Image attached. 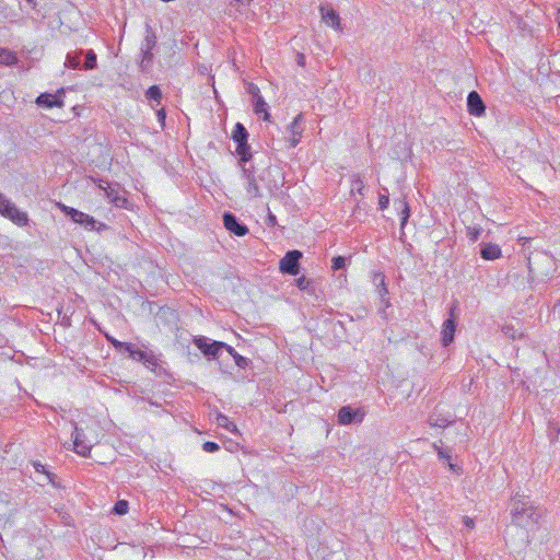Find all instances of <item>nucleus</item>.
<instances>
[{
	"instance_id": "obj_1",
	"label": "nucleus",
	"mask_w": 560,
	"mask_h": 560,
	"mask_svg": "<svg viewBox=\"0 0 560 560\" xmlns=\"http://www.w3.org/2000/svg\"><path fill=\"white\" fill-rule=\"evenodd\" d=\"M512 522L521 527L537 524L540 513L533 502L525 495L516 493L512 498Z\"/></svg>"
},
{
	"instance_id": "obj_2",
	"label": "nucleus",
	"mask_w": 560,
	"mask_h": 560,
	"mask_svg": "<svg viewBox=\"0 0 560 560\" xmlns=\"http://www.w3.org/2000/svg\"><path fill=\"white\" fill-rule=\"evenodd\" d=\"M0 214L12 221L18 226H26L28 224V214L21 211L10 199L0 192Z\"/></svg>"
},
{
	"instance_id": "obj_3",
	"label": "nucleus",
	"mask_w": 560,
	"mask_h": 560,
	"mask_svg": "<svg viewBox=\"0 0 560 560\" xmlns=\"http://www.w3.org/2000/svg\"><path fill=\"white\" fill-rule=\"evenodd\" d=\"M259 180L270 194H275L284 185V175L277 165H269L258 175Z\"/></svg>"
},
{
	"instance_id": "obj_4",
	"label": "nucleus",
	"mask_w": 560,
	"mask_h": 560,
	"mask_svg": "<svg viewBox=\"0 0 560 560\" xmlns=\"http://www.w3.org/2000/svg\"><path fill=\"white\" fill-rule=\"evenodd\" d=\"M58 207L62 211V213L69 217L74 223L82 225L84 229L89 231L101 230L106 228V225L101 222L98 223V226H96L97 222L93 217L82 211H79L78 209L66 206L63 203H58Z\"/></svg>"
},
{
	"instance_id": "obj_5",
	"label": "nucleus",
	"mask_w": 560,
	"mask_h": 560,
	"mask_svg": "<svg viewBox=\"0 0 560 560\" xmlns=\"http://www.w3.org/2000/svg\"><path fill=\"white\" fill-rule=\"evenodd\" d=\"M232 139L237 144L236 153L240 156V163H247L252 159V150L247 143L248 132L243 124L237 122L232 132Z\"/></svg>"
},
{
	"instance_id": "obj_6",
	"label": "nucleus",
	"mask_w": 560,
	"mask_h": 560,
	"mask_svg": "<svg viewBox=\"0 0 560 560\" xmlns=\"http://www.w3.org/2000/svg\"><path fill=\"white\" fill-rule=\"evenodd\" d=\"M245 164L246 163H241V168L243 178L246 180V194L249 196V198H261L262 194L258 184L260 182L258 175H256L254 166L247 167Z\"/></svg>"
},
{
	"instance_id": "obj_7",
	"label": "nucleus",
	"mask_w": 560,
	"mask_h": 560,
	"mask_svg": "<svg viewBox=\"0 0 560 560\" xmlns=\"http://www.w3.org/2000/svg\"><path fill=\"white\" fill-rule=\"evenodd\" d=\"M192 341L208 360L218 359L220 351L224 347L223 341H210L203 336H196Z\"/></svg>"
},
{
	"instance_id": "obj_8",
	"label": "nucleus",
	"mask_w": 560,
	"mask_h": 560,
	"mask_svg": "<svg viewBox=\"0 0 560 560\" xmlns=\"http://www.w3.org/2000/svg\"><path fill=\"white\" fill-rule=\"evenodd\" d=\"M302 253L298 249L289 250L279 261V270L283 275L296 276L300 272Z\"/></svg>"
},
{
	"instance_id": "obj_9",
	"label": "nucleus",
	"mask_w": 560,
	"mask_h": 560,
	"mask_svg": "<svg viewBox=\"0 0 560 560\" xmlns=\"http://www.w3.org/2000/svg\"><path fill=\"white\" fill-rule=\"evenodd\" d=\"M365 411L363 408H352L342 406L337 415L338 423L341 425L359 424L364 420Z\"/></svg>"
},
{
	"instance_id": "obj_10",
	"label": "nucleus",
	"mask_w": 560,
	"mask_h": 560,
	"mask_svg": "<svg viewBox=\"0 0 560 560\" xmlns=\"http://www.w3.org/2000/svg\"><path fill=\"white\" fill-rule=\"evenodd\" d=\"M455 310L456 305L454 304L450 308V317L444 320L441 331V342L444 347L451 345L454 340L455 331L457 324L455 322Z\"/></svg>"
},
{
	"instance_id": "obj_11",
	"label": "nucleus",
	"mask_w": 560,
	"mask_h": 560,
	"mask_svg": "<svg viewBox=\"0 0 560 560\" xmlns=\"http://www.w3.org/2000/svg\"><path fill=\"white\" fill-rule=\"evenodd\" d=\"M126 352H128L130 359L143 363L151 370H154L158 365L156 358L152 351L136 349L135 346L130 343V349L126 350Z\"/></svg>"
},
{
	"instance_id": "obj_12",
	"label": "nucleus",
	"mask_w": 560,
	"mask_h": 560,
	"mask_svg": "<svg viewBox=\"0 0 560 560\" xmlns=\"http://www.w3.org/2000/svg\"><path fill=\"white\" fill-rule=\"evenodd\" d=\"M65 94V90L60 89L56 94L51 93H42L37 96L35 103L39 107L52 108V107H62L63 100L61 96Z\"/></svg>"
},
{
	"instance_id": "obj_13",
	"label": "nucleus",
	"mask_w": 560,
	"mask_h": 560,
	"mask_svg": "<svg viewBox=\"0 0 560 560\" xmlns=\"http://www.w3.org/2000/svg\"><path fill=\"white\" fill-rule=\"evenodd\" d=\"M73 436V450L77 454L86 457L91 452V444L88 443L83 429L74 425Z\"/></svg>"
},
{
	"instance_id": "obj_14",
	"label": "nucleus",
	"mask_w": 560,
	"mask_h": 560,
	"mask_svg": "<svg viewBox=\"0 0 560 560\" xmlns=\"http://www.w3.org/2000/svg\"><path fill=\"white\" fill-rule=\"evenodd\" d=\"M223 224L228 231L237 236H244L248 233V228L231 212H225L223 214Z\"/></svg>"
},
{
	"instance_id": "obj_15",
	"label": "nucleus",
	"mask_w": 560,
	"mask_h": 560,
	"mask_svg": "<svg viewBox=\"0 0 560 560\" xmlns=\"http://www.w3.org/2000/svg\"><path fill=\"white\" fill-rule=\"evenodd\" d=\"M454 422L453 416L450 412H443L436 406L428 418V423L432 428H446Z\"/></svg>"
},
{
	"instance_id": "obj_16",
	"label": "nucleus",
	"mask_w": 560,
	"mask_h": 560,
	"mask_svg": "<svg viewBox=\"0 0 560 560\" xmlns=\"http://www.w3.org/2000/svg\"><path fill=\"white\" fill-rule=\"evenodd\" d=\"M303 122V114H299L292 122L288 126V130L291 133V137L288 139L289 148H295L301 140L304 128L302 126Z\"/></svg>"
},
{
	"instance_id": "obj_17",
	"label": "nucleus",
	"mask_w": 560,
	"mask_h": 560,
	"mask_svg": "<svg viewBox=\"0 0 560 560\" xmlns=\"http://www.w3.org/2000/svg\"><path fill=\"white\" fill-rule=\"evenodd\" d=\"M320 15L323 22L337 31H341V23L339 14L329 5V4H322L319 7Z\"/></svg>"
},
{
	"instance_id": "obj_18",
	"label": "nucleus",
	"mask_w": 560,
	"mask_h": 560,
	"mask_svg": "<svg viewBox=\"0 0 560 560\" xmlns=\"http://www.w3.org/2000/svg\"><path fill=\"white\" fill-rule=\"evenodd\" d=\"M467 108L468 113L476 117H480L485 114L486 105L481 96L476 91L469 92L467 96Z\"/></svg>"
},
{
	"instance_id": "obj_19",
	"label": "nucleus",
	"mask_w": 560,
	"mask_h": 560,
	"mask_svg": "<svg viewBox=\"0 0 560 560\" xmlns=\"http://www.w3.org/2000/svg\"><path fill=\"white\" fill-rule=\"evenodd\" d=\"M105 196L109 199V201L119 208H126L128 203V199L120 194V187L118 184L114 186L107 184V188H104Z\"/></svg>"
},
{
	"instance_id": "obj_20",
	"label": "nucleus",
	"mask_w": 560,
	"mask_h": 560,
	"mask_svg": "<svg viewBox=\"0 0 560 560\" xmlns=\"http://www.w3.org/2000/svg\"><path fill=\"white\" fill-rule=\"evenodd\" d=\"M480 256L485 260H494L501 257V248L497 244L481 243Z\"/></svg>"
},
{
	"instance_id": "obj_21",
	"label": "nucleus",
	"mask_w": 560,
	"mask_h": 560,
	"mask_svg": "<svg viewBox=\"0 0 560 560\" xmlns=\"http://www.w3.org/2000/svg\"><path fill=\"white\" fill-rule=\"evenodd\" d=\"M373 283L376 287V291H377L378 295L381 296V299L383 301H385L386 306H388L389 305V301H388V299H386V296L388 295V289H387L386 283H385V276H384V273L383 272H375L373 275Z\"/></svg>"
},
{
	"instance_id": "obj_22",
	"label": "nucleus",
	"mask_w": 560,
	"mask_h": 560,
	"mask_svg": "<svg viewBox=\"0 0 560 560\" xmlns=\"http://www.w3.org/2000/svg\"><path fill=\"white\" fill-rule=\"evenodd\" d=\"M254 102V112L255 114L257 115H260L262 114V119L265 121H270V114L268 112V104L265 102L264 97H257L255 100H253Z\"/></svg>"
},
{
	"instance_id": "obj_23",
	"label": "nucleus",
	"mask_w": 560,
	"mask_h": 560,
	"mask_svg": "<svg viewBox=\"0 0 560 560\" xmlns=\"http://www.w3.org/2000/svg\"><path fill=\"white\" fill-rule=\"evenodd\" d=\"M19 61L15 52L8 48L0 47V63L5 66H14Z\"/></svg>"
},
{
	"instance_id": "obj_24",
	"label": "nucleus",
	"mask_w": 560,
	"mask_h": 560,
	"mask_svg": "<svg viewBox=\"0 0 560 560\" xmlns=\"http://www.w3.org/2000/svg\"><path fill=\"white\" fill-rule=\"evenodd\" d=\"M156 42H158V38H156L155 33L153 32L152 27L147 24L145 36L142 42L141 48H148V49L153 50V48L156 46Z\"/></svg>"
},
{
	"instance_id": "obj_25",
	"label": "nucleus",
	"mask_w": 560,
	"mask_h": 560,
	"mask_svg": "<svg viewBox=\"0 0 560 560\" xmlns=\"http://www.w3.org/2000/svg\"><path fill=\"white\" fill-rule=\"evenodd\" d=\"M295 285L301 290L305 291L308 294H315V287L313 285L312 280L307 279L305 276H302L295 280Z\"/></svg>"
},
{
	"instance_id": "obj_26",
	"label": "nucleus",
	"mask_w": 560,
	"mask_h": 560,
	"mask_svg": "<svg viewBox=\"0 0 560 560\" xmlns=\"http://www.w3.org/2000/svg\"><path fill=\"white\" fill-rule=\"evenodd\" d=\"M83 51L79 52H68L66 56L65 66L70 69H79L80 68V56Z\"/></svg>"
},
{
	"instance_id": "obj_27",
	"label": "nucleus",
	"mask_w": 560,
	"mask_h": 560,
	"mask_svg": "<svg viewBox=\"0 0 560 560\" xmlns=\"http://www.w3.org/2000/svg\"><path fill=\"white\" fill-rule=\"evenodd\" d=\"M217 423L219 427H222L232 433L237 432L236 424L234 422H232L229 419V417L223 413H219L217 416Z\"/></svg>"
},
{
	"instance_id": "obj_28",
	"label": "nucleus",
	"mask_w": 560,
	"mask_h": 560,
	"mask_svg": "<svg viewBox=\"0 0 560 560\" xmlns=\"http://www.w3.org/2000/svg\"><path fill=\"white\" fill-rule=\"evenodd\" d=\"M350 183H351V192L357 191L358 194L363 195V190H364L365 186H364V183H363L360 174H352L350 177Z\"/></svg>"
},
{
	"instance_id": "obj_29",
	"label": "nucleus",
	"mask_w": 560,
	"mask_h": 560,
	"mask_svg": "<svg viewBox=\"0 0 560 560\" xmlns=\"http://www.w3.org/2000/svg\"><path fill=\"white\" fill-rule=\"evenodd\" d=\"M145 97H147L148 100H151V101L156 102V105H160V104H161V101H162V92H161V89H160L158 85H151V86L145 91Z\"/></svg>"
},
{
	"instance_id": "obj_30",
	"label": "nucleus",
	"mask_w": 560,
	"mask_h": 560,
	"mask_svg": "<svg viewBox=\"0 0 560 560\" xmlns=\"http://www.w3.org/2000/svg\"><path fill=\"white\" fill-rule=\"evenodd\" d=\"M97 66V57L94 50L90 49L85 52L84 70H93Z\"/></svg>"
},
{
	"instance_id": "obj_31",
	"label": "nucleus",
	"mask_w": 560,
	"mask_h": 560,
	"mask_svg": "<svg viewBox=\"0 0 560 560\" xmlns=\"http://www.w3.org/2000/svg\"><path fill=\"white\" fill-rule=\"evenodd\" d=\"M395 205H398L401 208L400 226H401V229H404V226L406 225L408 218L410 215L409 206L405 200H396Z\"/></svg>"
},
{
	"instance_id": "obj_32",
	"label": "nucleus",
	"mask_w": 560,
	"mask_h": 560,
	"mask_svg": "<svg viewBox=\"0 0 560 560\" xmlns=\"http://www.w3.org/2000/svg\"><path fill=\"white\" fill-rule=\"evenodd\" d=\"M141 52H142V59H141L140 67L142 70H145L151 66V63L153 61V52H152V49H148V48H141Z\"/></svg>"
},
{
	"instance_id": "obj_33",
	"label": "nucleus",
	"mask_w": 560,
	"mask_h": 560,
	"mask_svg": "<svg viewBox=\"0 0 560 560\" xmlns=\"http://www.w3.org/2000/svg\"><path fill=\"white\" fill-rule=\"evenodd\" d=\"M106 339L110 342V345L119 352H122L126 350H129L130 349V342H122V341H119L117 339H115L114 337H110L108 335H106Z\"/></svg>"
},
{
	"instance_id": "obj_34",
	"label": "nucleus",
	"mask_w": 560,
	"mask_h": 560,
	"mask_svg": "<svg viewBox=\"0 0 560 560\" xmlns=\"http://www.w3.org/2000/svg\"><path fill=\"white\" fill-rule=\"evenodd\" d=\"M384 192L378 196V207L381 210H385L389 205V192L387 188H383Z\"/></svg>"
},
{
	"instance_id": "obj_35",
	"label": "nucleus",
	"mask_w": 560,
	"mask_h": 560,
	"mask_svg": "<svg viewBox=\"0 0 560 560\" xmlns=\"http://www.w3.org/2000/svg\"><path fill=\"white\" fill-rule=\"evenodd\" d=\"M347 259L343 256H336L331 259V269L337 271L346 267Z\"/></svg>"
},
{
	"instance_id": "obj_36",
	"label": "nucleus",
	"mask_w": 560,
	"mask_h": 560,
	"mask_svg": "<svg viewBox=\"0 0 560 560\" xmlns=\"http://www.w3.org/2000/svg\"><path fill=\"white\" fill-rule=\"evenodd\" d=\"M433 447L436 450L439 458L440 459L448 460L450 468L454 470L455 466L452 463H450L451 455L448 454V452H446L443 448L439 447L436 444H433Z\"/></svg>"
},
{
	"instance_id": "obj_37",
	"label": "nucleus",
	"mask_w": 560,
	"mask_h": 560,
	"mask_svg": "<svg viewBox=\"0 0 560 560\" xmlns=\"http://www.w3.org/2000/svg\"><path fill=\"white\" fill-rule=\"evenodd\" d=\"M114 512L118 515H124L128 512V502L125 500L118 501L114 506Z\"/></svg>"
},
{
	"instance_id": "obj_38",
	"label": "nucleus",
	"mask_w": 560,
	"mask_h": 560,
	"mask_svg": "<svg viewBox=\"0 0 560 560\" xmlns=\"http://www.w3.org/2000/svg\"><path fill=\"white\" fill-rule=\"evenodd\" d=\"M234 361H235V364L240 368V369H246L250 361L249 359L241 355L240 353H237L236 355H234Z\"/></svg>"
},
{
	"instance_id": "obj_39",
	"label": "nucleus",
	"mask_w": 560,
	"mask_h": 560,
	"mask_svg": "<svg viewBox=\"0 0 560 560\" xmlns=\"http://www.w3.org/2000/svg\"><path fill=\"white\" fill-rule=\"evenodd\" d=\"M202 450L207 453H214L220 450V446L215 442L207 441L202 444Z\"/></svg>"
},
{
	"instance_id": "obj_40",
	"label": "nucleus",
	"mask_w": 560,
	"mask_h": 560,
	"mask_svg": "<svg viewBox=\"0 0 560 560\" xmlns=\"http://www.w3.org/2000/svg\"><path fill=\"white\" fill-rule=\"evenodd\" d=\"M480 235V229L479 228H468L467 229V236L471 242H476Z\"/></svg>"
},
{
	"instance_id": "obj_41",
	"label": "nucleus",
	"mask_w": 560,
	"mask_h": 560,
	"mask_svg": "<svg viewBox=\"0 0 560 560\" xmlns=\"http://www.w3.org/2000/svg\"><path fill=\"white\" fill-rule=\"evenodd\" d=\"M247 92L253 96V100H255L257 97H261L259 88L254 83H250L248 85Z\"/></svg>"
},
{
	"instance_id": "obj_42",
	"label": "nucleus",
	"mask_w": 560,
	"mask_h": 560,
	"mask_svg": "<svg viewBox=\"0 0 560 560\" xmlns=\"http://www.w3.org/2000/svg\"><path fill=\"white\" fill-rule=\"evenodd\" d=\"M156 117H158V120L161 124V126L164 127L165 119H166V112L163 107L156 110Z\"/></svg>"
},
{
	"instance_id": "obj_43",
	"label": "nucleus",
	"mask_w": 560,
	"mask_h": 560,
	"mask_svg": "<svg viewBox=\"0 0 560 560\" xmlns=\"http://www.w3.org/2000/svg\"><path fill=\"white\" fill-rule=\"evenodd\" d=\"M91 179L98 186L100 189L104 190V188H107L108 183L105 182L104 179L94 177H92Z\"/></svg>"
},
{
	"instance_id": "obj_44",
	"label": "nucleus",
	"mask_w": 560,
	"mask_h": 560,
	"mask_svg": "<svg viewBox=\"0 0 560 560\" xmlns=\"http://www.w3.org/2000/svg\"><path fill=\"white\" fill-rule=\"evenodd\" d=\"M463 522H464V525H465L467 528H469V529H472V528H474V526H475V522H474V520H472L471 517H469V516H464Z\"/></svg>"
},
{
	"instance_id": "obj_45",
	"label": "nucleus",
	"mask_w": 560,
	"mask_h": 560,
	"mask_svg": "<svg viewBox=\"0 0 560 560\" xmlns=\"http://www.w3.org/2000/svg\"><path fill=\"white\" fill-rule=\"evenodd\" d=\"M503 332H504L508 337H511L512 339H515V332H514L513 327L504 326V327H503Z\"/></svg>"
},
{
	"instance_id": "obj_46",
	"label": "nucleus",
	"mask_w": 560,
	"mask_h": 560,
	"mask_svg": "<svg viewBox=\"0 0 560 560\" xmlns=\"http://www.w3.org/2000/svg\"><path fill=\"white\" fill-rule=\"evenodd\" d=\"M224 350H226L229 352V354L234 358V355L237 354V352L235 351V349L231 346H229L228 343L224 342V347H223Z\"/></svg>"
},
{
	"instance_id": "obj_47",
	"label": "nucleus",
	"mask_w": 560,
	"mask_h": 560,
	"mask_svg": "<svg viewBox=\"0 0 560 560\" xmlns=\"http://www.w3.org/2000/svg\"><path fill=\"white\" fill-rule=\"evenodd\" d=\"M34 468L38 472H45V466L38 462L34 463Z\"/></svg>"
},
{
	"instance_id": "obj_48",
	"label": "nucleus",
	"mask_w": 560,
	"mask_h": 560,
	"mask_svg": "<svg viewBox=\"0 0 560 560\" xmlns=\"http://www.w3.org/2000/svg\"><path fill=\"white\" fill-rule=\"evenodd\" d=\"M296 61H298V65L304 66L305 65V57H304V55L303 54H298Z\"/></svg>"
},
{
	"instance_id": "obj_49",
	"label": "nucleus",
	"mask_w": 560,
	"mask_h": 560,
	"mask_svg": "<svg viewBox=\"0 0 560 560\" xmlns=\"http://www.w3.org/2000/svg\"><path fill=\"white\" fill-rule=\"evenodd\" d=\"M268 219H269V221H270L272 224H275V223H276V217H275L273 214H271V213H270V214H269V217H268Z\"/></svg>"
},
{
	"instance_id": "obj_50",
	"label": "nucleus",
	"mask_w": 560,
	"mask_h": 560,
	"mask_svg": "<svg viewBox=\"0 0 560 560\" xmlns=\"http://www.w3.org/2000/svg\"><path fill=\"white\" fill-rule=\"evenodd\" d=\"M68 518H70L69 516H62V521L66 525L70 526L71 523L68 521Z\"/></svg>"
},
{
	"instance_id": "obj_51",
	"label": "nucleus",
	"mask_w": 560,
	"mask_h": 560,
	"mask_svg": "<svg viewBox=\"0 0 560 560\" xmlns=\"http://www.w3.org/2000/svg\"><path fill=\"white\" fill-rule=\"evenodd\" d=\"M557 20H558V26H559V28H560V10L558 11Z\"/></svg>"
},
{
	"instance_id": "obj_52",
	"label": "nucleus",
	"mask_w": 560,
	"mask_h": 560,
	"mask_svg": "<svg viewBox=\"0 0 560 560\" xmlns=\"http://www.w3.org/2000/svg\"><path fill=\"white\" fill-rule=\"evenodd\" d=\"M28 3H34V0H26Z\"/></svg>"
}]
</instances>
